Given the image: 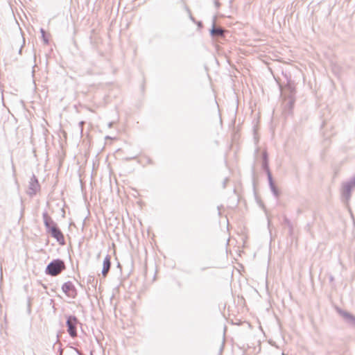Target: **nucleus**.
<instances>
[{"label": "nucleus", "instance_id": "1", "mask_svg": "<svg viewBox=\"0 0 355 355\" xmlns=\"http://www.w3.org/2000/svg\"><path fill=\"white\" fill-rule=\"evenodd\" d=\"M280 89L282 92V96H284V101L282 103L283 112L285 115H289L292 113L295 102V87L293 83L290 80H287L286 85L284 87L280 85Z\"/></svg>", "mask_w": 355, "mask_h": 355}, {"label": "nucleus", "instance_id": "2", "mask_svg": "<svg viewBox=\"0 0 355 355\" xmlns=\"http://www.w3.org/2000/svg\"><path fill=\"white\" fill-rule=\"evenodd\" d=\"M42 218L46 232L49 233L53 238L56 239L60 245H64L65 240L62 232L58 227L57 223L48 214L47 211H44L42 214Z\"/></svg>", "mask_w": 355, "mask_h": 355}, {"label": "nucleus", "instance_id": "3", "mask_svg": "<svg viewBox=\"0 0 355 355\" xmlns=\"http://www.w3.org/2000/svg\"><path fill=\"white\" fill-rule=\"evenodd\" d=\"M66 269L64 261L60 259L52 260L46 266L45 273L52 277L60 275Z\"/></svg>", "mask_w": 355, "mask_h": 355}, {"label": "nucleus", "instance_id": "4", "mask_svg": "<svg viewBox=\"0 0 355 355\" xmlns=\"http://www.w3.org/2000/svg\"><path fill=\"white\" fill-rule=\"evenodd\" d=\"M78 320L75 315H69L67 317L66 325L67 332L71 338L77 336V324Z\"/></svg>", "mask_w": 355, "mask_h": 355}, {"label": "nucleus", "instance_id": "5", "mask_svg": "<svg viewBox=\"0 0 355 355\" xmlns=\"http://www.w3.org/2000/svg\"><path fill=\"white\" fill-rule=\"evenodd\" d=\"M353 187H355V175L349 181L343 184L342 195L346 200L349 199Z\"/></svg>", "mask_w": 355, "mask_h": 355}, {"label": "nucleus", "instance_id": "6", "mask_svg": "<svg viewBox=\"0 0 355 355\" xmlns=\"http://www.w3.org/2000/svg\"><path fill=\"white\" fill-rule=\"evenodd\" d=\"M40 190V184L38 182L37 177L33 174L28 182V189L27 194L30 196L36 195L38 191Z\"/></svg>", "mask_w": 355, "mask_h": 355}, {"label": "nucleus", "instance_id": "7", "mask_svg": "<svg viewBox=\"0 0 355 355\" xmlns=\"http://www.w3.org/2000/svg\"><path fill=\"white\" fill-rule=\"evenodd\" d=\"M62 290L69 297L74 299L77 296V290L73 284L70 281H68L62 284Z\"/></svg>", "mask_w": 355, "mask_h": 355}, {"label": "nucleus", "instance_id": "8", "mask_svg": "<svg viewBox=\"0 0 355 355\" xmlns=\"http://www.w3.org/2000/svg\"><path fill=\"white\" fill-rule=\"evenodd\" d=\"M337 312L347 324L355 326V316L354 315L339 308H337Z\"/></svg>", "mask_w": 355, "mask_h": 355}, {"label": "nucleus", "instance_id": "9", "mask_svg": "<svg viewBox=\"0 0 355 355\" xmlns=\"http://www.w3.org/2000/svg\"><path fill=\"white\" fill-rule=\"evenodd\" d=\"M225 30L220 26H216L214 21L212 28L210 30V34L213 37H223Z\"/></svg>", "mask_w": 355, "mask_h": 355}, {"label": "nucleus", "instance_id": "10", "mask_svg": "<svg viewBox=\"0 0 355 355\" xmlns=\"http://www.w3.org/2000/svg\"><path fill=\"white\" fill-rule=\"evenodd\" d=\"M262 168L266 173L268 178L272 176L269 168L268 155V153L265 150L262 153Z\"/></svg>", "mask_w": 355, "mask_h": 355}, {"label": "nucleus", "instance_id": "11", "mask_svg": "<svg viewBox=\"0 0 355 355\" xmlns=\"http://www.w3.org/2000/svg\"><path fill=\"white\" fill-rule=\"evenodd\" d=\"M111 257L109 254H107L103 260V269H102V275L105 277L111 268Z\"/></svg>", "mask_w": 355, "mask_h": 355}, {"label": "nucleus", "instance_id": "12", "mask_svg": "<svg viewBox=\"0 0 355 355\" xmlns=\"http://www.w3.org/2000/svg\"><path fill=\"white\" fill-rule=\"evenodd\" d=\"M268 180L269 187H270V189L272 194L275 196L276 198H278L279 196V191L273 182L272 177L270 176L269 178H268Z\"/></svg>", "mask_w": 355, "mask_h": 355}, {"label": "nucleus", "instance_id": "13", "mask_svg": "<svg viewBox=\"0 0 355 355\" xmlns=\"http://www.w3.org/2000/svg\"><path fill=\"white\" fill-rule=\"evenodd\" d=\"M283 223L288 228V235L292 236L293 235V225L291 221L286 216H284Z\"/></svg>", "mask_w": 355, "mask_h": 355}, {"label": "nucleus", "instance_id": "14", "mask_svg": "<svg viewBox=\"0 0 355 355\" xmlns=\"http://www.w3.org/2000/svg\"><path fill=\"white\" fill-rule=\"evenodd\" d=\"M40 33L42 34V39L45 44H49V39L46 37V32L43 28H40Z\"/></svg>", "mask_w": 355, "mask_h": 355}, {"label": "nucleus", "instance_id": "15", "mask_svg": "<svg viewBox=\"0 0 355 355\" xmlns=\"http://www.w3.org/2000/svg\"><path fill=\"white\" fill-rule=\"evenodd\" d=\"M85 122L84 121H80L79 123V126H80V132H83V126L84 125Z\"/></svg>", "mask_w": 355, "mask_h": 355}, {"label": "nucleus", "instance_id": "16", "mask_svg": "<svg viewBox=\"0 0 355 355\" xmlns=\"http://www.w3.org/2000/svg\"><path fill=\"white\" fill-rule=\"evenodd\" d=\"M187 10H188V12H189V17H190V19H191L193 21H195V19H194V17L191 15L190 10H189V9H187Z\"/></svg>", "mask_w": 355, "mask_h": 355}, {"label": "nucleus", "instance_id": "17", "mask_svg": "<svg viewBox=\"0 0 355 355\" xmlns=\"http://www.w3.org/2000/svg\"><path fill=\"white\" fill-rule=\"evenodd\" d=\"M228 181V178H225L223 181V188H225L227 182Z\"/></svg>", "mask_w": 355, "mask_h": 355}, {"label": "nucleus", "instance_id": "18", "mask_svg": "<svg viewBox=\"0 0 355 355\" xmlns=\"http://www.w3.org/2000/svg\"><path fill=\"white\" fill-rule=\"evenodd\" d=\"M214 3H215L216 8H218L220 6V3L218 1H215Z\"/></svg>", "mask_w": 355, "mask_h": 355}, {"label": "nucleus", "instance_id": "19", "mask_svg": "<svg viewBox=\"0 0 355 355\" xmlns=\"http://www.w3.org/2000/svg\"><path fill=\"white\" fill-rule=\"evenodd\" d=\"M198 26H202V23L201 21H198Z\"/></svg>", "mask_w": 355, "mask_h": 355}, {"label": "nucleus", "instance_id": "20", "mask_svg": "<svg viewBox=\"0 0 355 355\" xmlns=\"http://www.w3.org/2000/svg\"><path fill=\"white\" fill-rule=\"evenodd\" d=\"M112 125H113L112 122L109 123V124H108L109 128H112Z\"/></svg>", "mask_w": 355, "mask_h": 355}, {"label": "nucleus", "instance_id": "21", "mask_svg": "<svg viewBox=\"0 0 355 355\" xmlns=\"http://www.w3.org/2000/svg\"><path fill=\"white\" fill-rule=\"evenodd\" d=\"M329 279L331 282L334 281V277L331 275Z\"/></svg>", "mask_w": 355, "mask_h": 355}, {"label": "nucleus", "instance_id": "22", "mask_svg": "<svg viewBox=\"0 0 355 355\" xmlns=\"http://www.w3.org/2000/svg\"><path fill=\"white\" fill-rule=\"evenodd\" d=\"M21 49H22V46L20 48V49L19 50V53H21Z\"/></svg>", "mask_w": 355, "mask_h": 355}, {"label": "nucleus", "instance_id": "23", "mask_svg": "<svg viewBox=\"0 0 355 355\" xmlns=\"http://www.w3.org/2000/svg\"><path fill=\"white\" fill-rule=\"evenodd\" d=\"M60 355H62V349L61 348L60 349Z\"/></svg>", "mask_w": 355, "mask_h": 355}]
</instances>
